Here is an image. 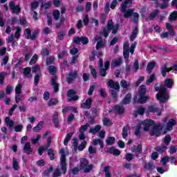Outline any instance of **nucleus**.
Segmentation results:
<instances>
[{
    "instance_id": "f257e3e1",
    "label": "nucleus",
    "mask_w": 177,
    "mask_h": 177,
    "mask_svg": "<svg viewBox=\"0 0 177 177\" xmlns=\"http://www.w3.org/2000/svg\"><path fill=\"white\" fill-rule=\"evenodd\" d=\"M158 84H156L154 86V89L156 92H158L156 97L157 100H158L160 104H164V103H167L168 100H169V93H168V91L167 90V88L164 86V85H161L159 87L157 86Z\"/></svg>"
},
{
    "instance_id": "f03ea898",
    "label": "nucleus",
    "mask_w": 177,
    "mask_h": 177,
    "mask_svg": "<svg viewBox=\"0 0 177 177\" xmlns=\"http://www.w3.org/2000/svg\"><path fill=\"white\" fill-rule=\"evenodd\" d=\"M106 85H108V86L111 89H114L111 91V95L113 100L115 102H118V92H120V83H118V82H115L114 80L111 79L106 82Z\"/></svg>"
},
{
    "instance_id": "7ed1b4c3",
    "label": "nucleus",
    "mask_w": 177,
    "mask_h": 177,
    "mask_svg": "<svg viewBox=\"0 0 177 177\" xmlns=\"http://www.w3.org/2000/svg\"><path fill=\"white\" fill-rule=\"evenodd\" d=\"M57 72V68L53 65L48 66V73L53 75L51 77L50 82L53 86L54 92L56 93L59 92V83H57V76L55 75Z\"/></svg>"
},
{
    "instance_id": "20e7f679",
    "label": "nucleus",
    "mask_w": 177,
    "mask_h": 177,
    "mask_svg": "<svg viewBox=\"0 0 177 177\" xmlns=\"http://www.w3.org/2000/svg\"><path fill=\"white\" fill-rule=\"evenodd\" d=\"M80 168L81 171H84L85 174H89L92 169H93V165H89V160L83 158L80 159Z\"/></svg>"
},
{
    "instance_id": "39448f33",
    "label": "nucleus",
    "mask_w": 177,
    "mask_h": 177,
    "mask_svg": "<svg viewBox=\"0 0 177 177\" xmlns=\"http://www.w3.org/2000/svg\"><path fill=\"white\" fill-rule=\"evenodd\" d=\"M59 153H62L60 158L61 169L62 170L63 175H66L67 172V160L66 159V153H64V149H60Z\"/></svg>"
},
{
    "instance_id": "423d86ee",
    "label": "nucleus",
    "mask_w": 177,
    "mask_h": 177,
    "mask_svg": "<svg viewBox=\"0 0 177 177\" xmlns=\"http://www.w3.org/2000/svg\"><path fill=\"white\" fill-rule=\"evenodd\" d=\"M120 12L124 14L123 17H124V19L132 17L133 13H135V10L133 8L128 9V7H120Z\"/></svg>"
},
{
    "instance_id": "0eeeda50",
    "label": "nucleus",
    "mask_w": 177,
    "mask_h": 177,
    "mask_svg": "<svg viewBox=\"0 0 177 177\" xmlns=\"http://www.w3.org/2000/svg\"><path fill=\"white\" fill-rule=\"evenodd\" d=\"M166 28L168 30V32H164L161 35L160 38H168V35L171 37H175V30H174V28L172 25L169 23H166Z\"/></svg>"
},
{
    "instance_id": "6e6552de",
    "label": "nucleus",
    "mask_w": 177,
    "mask_h": 177,
    "mask_svg": "<svg viewBox=\"0 0 177 177\" xmlns=\"http://www.w3.org/2000/svg\"><path fill=\"white\" fill-rule=\"evenodd\" d=\"M77 95V91L74 89H69L67 92V96L69 97L68 99V102H77V100H80L79 95Z\"/></svg>"
},
{
    "instance_id": "1a4fd4ad",
    "label": "nucleus",
    "mask_w": 177,
    "mask_h": 177,
    "mask_svg": "<svg viewBox=\"0 0 177 177\" xmlns=\"http://www.w3.org/2000/svg\"><path fill=\"white\" fill-rule=\"evenodd\" d=\"M25 31L27 34L26 39H30L31 41H35L37 37H38V34H39L38 30H35L31 35V28H26Z\"/></svg>"
},
{
    "instance_id": "9d476101",
    "label": "nucleus",
    "mask_w": 177,
    "mask_h": 177,
    "mask_svg": "<svg viewBox=\"0 0 177 177\" xmlns=\"http://www.w3.org/2000/svg\"><path fill=\"white\" fill-rule=\"evenodd\" d=\"M161 131H162V126L160 124L154 125L151 131V136H161Z\"/></svg>"
},
{
    "instance_id": "9b49d317",
    "label": "nucleus",
    "mask_w": 177,
    "mask_h": 177,
    "mask_svg": "<svg viewBox=\"0 0 177 177\" xmlns=\"http://www.w3.org/2000/svg\"><path fill=\"white\" fill-rule=\"evenodd\" d=\"M78 77V73L74 71H71L66 77V82L68 84H71L75 81Z\"/></svg>"
},
{
    "instance_id": "f8f14e48",
    "label": "nucleus",
    "mask_w": 177,
    "mask_h": 177,
    "mask_svg": "<svg viewBox=\"0 0 177 177\" xmlns=\"http://www.w3.org/2000/svg\"><path fill=\"white\" fill-rule=\"evenodd\" d=\"M141 125L144 127L143 129L145 131L147 132L149 129H150V127H153L154 125V121L151 119H148L142 121Z\"/></svg>"
},
{
    "instance_id": "ddd939ff",
    "label": "nucleus",
    "mask_w": 177,
    "mask_h": 177,
    "mask_svg": "<svg viewBox=\"0 0 177 177\" xmlns=\"http://www.w3.org/2000/svg\"><path fill=\"white\" fill-rule=\"evenodd\" d=\"M104 67V68H100V75L101 77H106V75H107V70L110 68V61H106Z\"/></svg>"
},
{
    "instance_id": "4468645a",
    "label": "nucleus",
    "mask_w": 177,
    "mask_h": 177,
    "mask_svg": "<svg viewBox=\"0 0 177 177\" xmlns=\"http://www.w3.org/2000/svg\"><path fill=\"white\" fill-rule=\"evenodd\" d=\"M9 8H10L12 13L17 14L19 12H21V8H20V6L15 5V1H10Z\"/></svg>"
},
{
    "instance_id": "2eb2a0df",
    "label": "nucleus",
    "mask_w": 177,
    "mask_h": 177,
    "mask_svg": "<svg viewBox=\"0 0 177 177\" xmlns=\"http://www.w3.org/2000/svg\"><path fill=\"white\" fill-rule=\"evenodd\" d=\"M136 99H138V97H135L133 99V104L135 103H139L140 104H145L149 99V96L147 95H140L138 100L136 101Z\"/></svg>"
},
{
    "instance_id": "dca6fc26",
    "label": "nucleus",
    "mask_w": 177,
    "mask_h": 177,
    "mask_svg": "<svg viewBox=\"0 0 177 177\" xmlns=\"http://www.w3.org/2000/svg\"><path fill=\"white\" fill-rule=\"evenodd\" d=\"M149 113H157V115H161V109L156 106V105H150L147 108Z\"/></svg>"
},
{
    "instance_id": "f3484780",
    "label": "nucleus",
    "mask_w": 177,
    "mask_h": 177,
    "mask_svg": "<svg viewBox=\"0 0 177 177\" xmlns=\"http://www.w3.org/2000/svg\"><path fill=\"white\" fill-rule=\"evenodd\" d=\"M92 102H93L92 98H88L87 100H86L85 102H83L81 104V107L82 109H86V110H89V109L92 107Z\"/></svg>"
},
{
    "instance_id": "a211bd4d",
    "label": "nucleus",
    "mask_w": 177,
    "mask_h": 177,
    "mask_svg": "<svg viewBox=\"0 0 177 177\" xmlns=\"http://www.w3.org/2000/svg\"><path fill=\"white\" fill-rule=\"evenodd\" d=\"M24 153L30 155L32 153V148H31V143L30 142H26L24 147Z\"/></svg>"
},
{
    "instance_id": "6ab92c4d",
    "label": "nucleus",
    "mask_w": 177,
    "mask_h": 177,
    "mask_svg": "<svg viewBox=\"0 0 177 177\" xmlns=\"http://www.w3.org/2000/svg\"><path fill=\"white\" fill-rule=\"evenodd\" d=\"M174 125H176V120L175 119L171 118L167 123L166 129L167 131H172L174 129Z\"/></svg>"
},
{
    "instance_id": "aec40b11",
    "label": "nucleus",
    "mask_w": 177,
    "mask_h": 177,
    "mask_svg": "<svg viewBox=\"0 0 177 177\" xmlns=\"http://www.w3.org/2000/svg\"><path fill=\"white\" fill-rule=\"evenodd\" d=\"M106 153H109V154H113V156H115L116 157H118L120 154H121V151L115 149L114 147H111L109 149V150L106 151Z\"/></svg>"
},
{
    "instance_id": "412c9836",
    "label": "nucleus",
    "mask_w": 177,
    "mask_h": 177,
    "mask_svg": "<svg viewBox=\"0 0 177 177\" xmlns=\"http://www.w3.org/2000/svg\"><path fill=\"white\" fill-rule=\"evenodd\" d=\"M131 130V127L129 126V124L125 125L122 128V136L123 139H127L128 138V133Z\"/></svg>"
},
{
    "instance_id": "4be33fe9",
    "label": "nucleus",
    "mask_w": 177,
    "mask_h": 177,
    "mask_svg": "<svg viewBox=\"0 0 177 177\" xmlns=\"http://www.w3.org/2000/svg\"><path fill=\"white\" fill-rule=\"evenodd\" d=\"M131 100H132V94L129 93L125 95L121 103L122 104H129Z\"/></svg>"
},
{
    "instance_id": "5701e85b",
    "label": "nucleus",
    "mask_w": 177,
    "mask_h": 177,
    "mask_svg": "<svg viewBox=\"0 0 177 177\" xmlns=\"http://www.w3.org/2000/svg\"><path fill=\"white\" fill-rule=\"evenodd\" d=\"M114 110L118 114H124V113H125V107L122 105H115Z\"/></svg>"
},
{
    "instance_id": "b1692460",
    "label": "nucleus",
    "mask_w": 177,
    "mask_h": 177,
    "mask_svg": "<svg viewBox=\"0 0 177 177\" xmlns=\"http://www.w3.org/2000/svg\"><path fill=\"white\" fill-rule=\"evenodd\" d=\"M138 34H139V27L136 26L135 28L133 30L131 35L130 36V41H135L136 37H138Z\"/></svg>"
},
{
    "instance_id": "393cba45",
    "label": "nucleus",
    "mask_w": 177,
    "mask_h": 177,
    "mask_svg": "<svg viewBox=\"0 0 177 177\" xmlns=\"http://www.w3.org/2000/svg\"><path fill=\"white\" fill-rule=\"evenodd\" d=\"M165 88H169L171 89L174 86V79L167 78L165 80L164 86Z\"/></svg>"
},
{
    "instance_id": "a878e982",
    "label": "nucleus",
    "mask_w": 177,
    "mask_h": 177,
    "mask_svg": "<svg viewBox=\"0 0 177 177\" xmlns=\"http://www.w3.org/2000/svg\"><path fill=\"white\" fill-rule=\"evenodd\" d=\"M156 67V63L154 62H150L147 66V74H151V71Z\"/></svg>"
},
{
    "instance_id": "bb28decb",
    "label": "nucleus",
    "mask_w": 177,
    "mask_h": 177,
    "mask_svg": "<svg viewBox=\"0 0 177 177\" xmlns=\"http://www.w3.org/2000/svg\"><path fill=\"white\" fill-rule=\"evenodd\" d=\"M24 77H26V78H32V75H31V68L30 67H26L24 68V73H23Z\"/></svg>"
},
{
    "instance_id": "cd10ccee",
    "label": "nucleus",
    "mask_w": 177,
    "mask_h": 177,
    "mask_svg": "<svg viewBox=\"0 0 177 177\" xmlns=\"http://www.w3.org/2000/svg\"><path fill=\"white\" fill-rule=\"evenodd\" d=\"M172 140V138H171L170 135H166L163 140H162V143L165 145V146L167 147L169 145V143H171V141Z\"/></svg>"
},
{
    "instance_id": "c85d7f7f",
    "label": "nucleus",
    "mask_w": 177,
    "mask_h": 177,
    "mask_svg": "<svg viewBox=\"0 0 177 177\" xmlns=\"http://www.w3.org/2000/svg\"><path fill=\"white\" fill-rule=\"evenodd\" d=\"M53 122L55 128H59V114H57V112H55L53 116Z\"/></svg>"
},
{
    "instance_id": "c756f323",
    "label": "nucleus",
    "mask_w": 177,
    "mask_h": 177,
    "mask_svg": "<svg viewBox=\"0 0 177 177\" xmlns=\"http://www.w3.org/2000/svg\"><path fill=\"white\" fill-rule=\"evenodd\" d=\"M160 13V10L156 9L152 12H151L149 15V20H154L157 16H158V14Z\"/></svg>"
},
{
    "instance_id": "7c9ffc66",
    "label": "nucleus",
    "mask_w": 177,
    "mask_h": 177,
    "mask_svg": "<svg viewBox=\"0 0 177 177\" xmlns=\"http://www.w3.org/2000/svg\"><path fill=\"white\" fill-rule=\"evenodd\" d=\"M147 90H146V86L145 85H141L138 89V95L139 96H145L146 95V93Z\"/></svg>"
},
{
    "instance_id": "2f4dec72",
    "label": "nucleus",
    "mask_w": 177,
    "mask_h": 177,
    "mask_svg": "<svg viewBox=\"0 0 177 177\" xmlns=\"http://www.w3.org/2000/svg\"><path fill=\"white\" fill-rule=\"evenodd\" d=\"M100 129H102V126L97 124L94 128L89 129V133H93V135H95V133L100 131Z\"/></svg>"
},
{
    "instance_id": "473e14b6",
    "label": "nucleus",
    "mask_w": 177,
    "mask_h": 177,
    "mask_svg": "<svg viewBox=\"0 0 177 177\" xmlns=\"http://www.w3.org/2000/svg\"><path fill=\"white\" fill-rule=\"evenodd\" d=\"M93 146H97V145H100V149H103L104 147V144L103 143V140L100 138L95 139L93 141Z\"/></svg>"
},
{
    "instance_id": "72a5a7b5",
    "label": "nucleus",
    "mask_w": 177,
    "mask_h": 177,
    "mask_svg": "<svg viewBox=\"0 0 177 177\" xmlns=\"http://www.w3.org/2000/svg\"><path fill=\"white\" fill-rule=\"evenodd\" d=\"M168 66L167 64H164L161 68H160V73L162 75V77H167V73H168Z\"/></svg>"
},
{
    "instance_id": "f704fd0d",
    "label": "nucleus",
    "mask_w": 177,
    "mask_h": 177,
    "mask_svg": "<svg viewBox=\"0 0 177 177\" xmlns=\"http://www.w3.org/2000/svg\"><path fill=\"white\" fill-rule=\"evenodd\" d=\"M169 21H176L177 20V11H173L170 13L168 17Z\"/></svg>"
},
{
    "instance_id": "c9c22d12",
    "label": "nucleus",
    "mask_w": 177,
    "mask_h": 177,
    "mask_svg": "<svg viewBox=\"0 0 177 177\" xmlns=\"http://www.w3.org/2000/svg\"><path fill=\"white\" fill-rule=\"evenodd\" d=\"M59 103V100L56 98H50L48 102V106L52 107L53 106H56Z\"/></svg>"
},
{
    "instance_id": "e433bc0d",
    "label": "nucleus",
    "mask_w": 177,
    "mask_h": 177,
    "mask_svg": "<svg viewBox=\"0 0 177 177\" xmlns=\"http://www.w3.org/2000/svg\"><path fill=\"white\" fill-rule=\"evenodd\" d=\"M6 124H7V127H9L10 129H12V128L15 127V122H13V120H10V117L6 118Z\"/></svg>"
},
{
    "instance_id": "4c0bfd02",
    "label": "nucleus",
    "mask_w": 177,
    "mask_h": 177,
    "mask_svg": "<svg viewBox=\"0 0 177 177\" xmlns=\"http://www.w3.org/2000/svg\"><path fill=\"white\" fill-rule=\"evenodd\" d=\"M62 172H63V170L62 169V166L60 165V168L57 167L53 173V177L62 176Z\"/></svg>"
},
{
    "instance_id": "58836bf2",
    "label": "nucleus",
    "mask_w": 177,
    "mask_h": 177,
    "mask_svg": "<svg viewBox=\"0 0 177 177\" xmlns=\"http://www.w3.org/2000/svg\"><path fill=\"white\" fill-rule=\"evenodd\" d=\"M145 169H147V171H153V169L156 168V166H154V164H153V162H149L145 164Z\"/></svg>"
},
{
    "instance_id": "ea45409f",
    "label": "nucleus",
    "mask_w": 177,
    "mask_h": 177,
    "mask_svg": "<svg viewBox=\"0 0 177 177\" xmlns=\"http://www.w3.org/2000/svg\"><path fill=\"white\" fill-rule=\"evenodd\" d=\"M106 145L107 146H113V145H114V143H115V138L114 137H108L106 138Z\"/></svg>"
},
{
    "instance_id": "a19ab883",
    "label": "nucleus",
    "mask_w": 177,
    "mask_h": 177,
    "mask_svg": "<svg viewBox=\"0 0 177 177\" xmlns=\"http://www.w3.org/2000/svg\"><path fill=\"white\" fill-rule=\"evenodd\" d=\"M53 172V166H50L48 169L44 171V176L50 177V174Z\"/></svg>"
},
{
    "instance_id": "79ce46f5",
    "label": "nucleus",
    "mask_w": 177,
    "mask_h": 177,
    "mask_svg": "<svg viewBox=\"0 0 177 177\" xmlns=\"http://www.w3.org/2000/svg\"><path fill=\"white\" fill-rule=\"evenodd\" d=\"M121 58H119V59L113 61L111 64V68H114V67H118V66H121Z\"/></svg>"
},
{
    "instance_id": "37998d69",
    "label": "nucleus",
    "mask_w": 177,
    "mask_h": 177,
    "mask_svg": "<svg viewBox=\"0 0 177 177\" xmlns=\"http://www.w3.org/2000/svg\"><path fill=\"white\" fill-rule=\"evenodd\" d=\"M44 127V122H39L36 127L33 128L34 132H39L41 128Z\"/></svg>"
},
{
    "instance_id": "c03bdc74",
    "label": "nucleus",
    "mask_w": 177,
    "mask_h": 177,
    "mask_svg": "<svg viewBox=\"0 0 177 177\" xmlns=\"http://www.w3.org/2000/svg\"><path fill=\"white\" fill-rule=\"evenodd\" d=\"M142 145H138V146H134L131 149L133 153H142Z\"/></svg>"
},
{
    "instance_id": "a18cd8bd",
    "label": "nucleus",
    "mask_w": 177,
    "mask_h": 177,
    "mask_svg": "<svg viewBox=\"0 0 177 177\" xmlns=\"http://www.w3.org/2000/svg\"><path fill=\"white\" fill-rule=\"evenodd\" d=\"M52 6V1H49L44 4V3H41V9H45V10H47V9H49L50 6Z\"/></svg>"
},
{
    "instance_id": "49530a36",
    "label": "nucleus",
    "mask_w": 177,
    "mask_h": 177,
    "mask_svg": "<svg viewBox=\"0 0 177 177\" xmlns=\"http://www.w3.org/2000/svg\"><path fill=\"white\" fill-rule=\"evenodd\" d=\"M167 146L166 145H162L160 147H157L156 148V150L158 153H160V154H162L165 150H167Z\"/></svg>"
},
{
    "instance_id": "de8ad7c7",
    "label": "nucleus",
    "mask_w": 177,
    "mask_h": 177,
    "mask_svg": "<svg viewBox=\"0 0 177 177\" xmlns=\"http://www.w3.org/2000/svg\"><path fill=\"white\" fill-rule=\"evenodd\" d=\"M53 16L54 19L56 21L59 20V19H60V11H59V10H54L53 12Z\"/></svg>"
},
{
    "instance_id": "09e8293b",
    "label": "nucleus",
    "mask_w": 177,
    "mask_h": 177,
    "mask_svg": "<svg viewBox=\"0 0 177 177\" xmlns=\"http://www.w3.org/2000/svg\"><path fill=\"white\" fill-rule=\"evenodd\" d=\"M88 128H89V123H86V124L81 126L79 129L80 133H84Z\"/></svg>"
},
{
    "instance_id": "8fccbe9b",
    "label": "nucleus",
    "mask_w": 177,
    "mask_h": 177,
    "mask_svg": "<svg viewBox=\"0 0 177 177\" xmlns=\"http://www.w3.org/2000/svg\"><path fill=\"white\" fill-rule=\"evenodd\" d=\"M48 157H50V160L51 161H53V160H55V152L53 151V149H52V148L48 149Z\"/></svg>"
},
{
    "instance_id": "3c124183",
    "label": "nucleus",
    "mask_w": 177,
    "mask_h": 177,
    "mask_svg": "<svg viewBox=\"0 0 177 177\" xmlns=\"http://www.w3.org/2000/svg\"><path fill=\"white\" fill-rule=\"evenodd\" d=\"M86 140H83L77 147L79 151H83V150L86 147Z\"/></svg>"
},
{
    "instance_id": "603ef678",
    "label": "nucleus",
    "mask_w": 177,
    "mask_h": 177,
    "mask_svg": "<svg viewBox=\"0 0 177 177\" xmlns=\"http://www.w3.org/2000/svg\"><path fill=\"white\" fill-rule=\"evenodd\" d=\"M12 167L15 171H19V162H17V159L13 158L12 159Z\"/></svg>"
},
{
    "instance_id": "864d4df0",
    "label": "nucleus",
    "mask_w": 177,
    "mask_h": 177,
    "mask_svg": "<svg viewBox=\"0 0 177 177\" xmlns=\"http://www.w3.org/2000/svg\"><path fill=\"white\" fill-rule=\"evenodd\" d=\"M109 34H110V30L106 28H104L103 30L100 32V35H103L104 38H107V37H109Z\"/></svg>"
},
{
    "instance_id": "5fc2aeb1",
    "label": "nucleus",
    "mask_w": 177,
    "mask_h": 177,
    "mask_svg": "<svg viewBox=\"0 0 177 177\" xmlns=\"http://www.w3.org/2000/svg\"><path fill=\"white\" fill-rule=\"evenodd\" d=\"M21 100H24V97L23 95L21 94H17L15 95V103L18 104Z\"/></svg>"
},
{
    "instance_id": "6e6d98bb",
    "label": "nucleus",
    "mask_w": 177,
    "mask_h": 177,
    "mask_svg": "<svg viewBox=\"0 0 177 177\" xmlns=\"http://www.w3.org/2000/svg\"><path fill=\"white\" fill-rule=\"evenodd\" d=\"M65 36H66V32L64 31H59L57 32V38L59 41H63L64 39Z\"/></svg>"
},
{
    "instance_id": "4d7b16f0",
    "label": "nucleus",
    "mask_w": 177,
    "mask_h": 177,
    "mask_svg": "<svg viewBox=\"0 0 177 177\" xmlns=\"http://www.w3.org/2000/svg\"><path fill=\"white\" fill-rule=\"evenodd\" d=\"M140 129H142V123H139L136 128V131L134 132V135L136 136H139L140 135Z\"/></svg>"
},
{
    "instance_id": "13d9d810",
    "label": "nucleus",
    "mask_w": 177,
    "mask_h": 177,
    "mask_svg": "<svg viewBox=\"0 0 177 177\" xmlns=\"http://www.w3.org/2000/svg\"><path fill=\"white\" fill-rule=\"evenodd\" d=\"M21 88H23V85L19 83L17 86L15 87V93L16 95H21Z\"/></svg>"
},
{
    "instance_id": "bf43d9fd",
    "label": "nucleus",
    "mask_w": 177,
    "mask_h": 177,
    "mask_svg": "<svg viewBox=\"0 0 177 177\" xmlns=\"http://www.w3.org/2000/svg\"><path fill=\"white\" fill-rule=\"evenodd\" d=\"M21 34V28H20L19 26H17L16 28V31L15 33V38H20V35Z\"/></svg>"
},
{
    "instance_id": "052dcab7",
    "label": "nucleus",
    "mask_w": 177,
    "mask_h": 177,
    "mask_svg": "<svg viewBox=\"0 0 177 177\" xmlns=\"http://www.w3.org/2000/svg\"><path fill=\"white\" fill-rule=\"evenodd\" d=\"M55 62V57L50 56L49 58H48L46 61V66H50L51 64H53Z\"/></svg>"
},
{
    "instance_id": "680f3d73",
    "label": "nucleus",
    "mask_w": 177,
    "mask_h": 177,
    "mask_svg": "<svg viewBox=\"0 0 177 177\" xmlns=\"http://www.w3.org/2000/svg\"><path fill=\"white\" fill-rule=\"evenodd\" d=\"M37 60H38V55L35 54L30 59L29 64L30 66H32V64H35V63H37Z\"/></svg>"
},
{
    "instance_id": "e2e57ef3",
    "label": "nucleus",
    "mask_w": 177,
    "mask_h": 177,
    "mask_svg": "<svg viewBox=\"0 0 177 177\" xmlns=\"http://www.w3.org/2000/svg\"><path fill=\"white\" fill-rule=\"evenodd\" d=\"M38 6H39V3L38 1H33L30 3V9L31 10H35V9H37V8H38Z\"/></svg>"
},
{
    "instance_id": "0e129e2a",
    "label": "nucleus",
    "mask_w": 177,
    "mask_h": 177,
    "mask_svg": "<svg viewBox=\"0 0 177 177\" xmlns=\"http://www.w3.org/2000/svg\"><path fill=\"white\" fill-rule=\"evenodd\" d=\"M104 171L105 172V177H111V173H110V167L109 166L104 167Z\"/></svg>"
},
{
    "instance_id": "69168bd1",
    "label": "nucleus",
    "mask_w": 177,
    "mask_h": 177,
    "mask_svg": "<svg viewBox=\"0 0 177 177\" xmlns=\"http://www.w3.org/2000/svg\"><path fill=\"white\" fill-rule=\"evenodd\" d=\"M103 125L105 127H111V122L110 121V119L108 118H104Z\"/></svg>"
},
{
    "instance_id": "338daca9",
    "label": "nucleus",
    "mask_w": 177,
    "mask_h": 177,
    "mask_svg": "<svg viewBox=\"0 0 177 177\" xmlns=\"http://www.w3.org/2000/svg\"><path fill=\"white\" fill-rule=\"evenodd\" d=\"M50 53L49 49L48 48H44L41 52V55H43L44 57L49 56Z\"/></svg>"
},
{
    "instance_id": "774afa93",
    "label": "nucleus",
    "mask_w": 177,
    "mask_h": 177,
    "mask_svg": "<svg viewBox=\"0 0 177 177\" xmlns=\"http://www.w3.org/2000/svg\"><path fill=\"white\" fill-rule=\"evenodd\" d=\"M145 111H146V109L142 106H140L137 109V114H139V115H143L145 114Z\"/></svg>"
}]
</instances>
